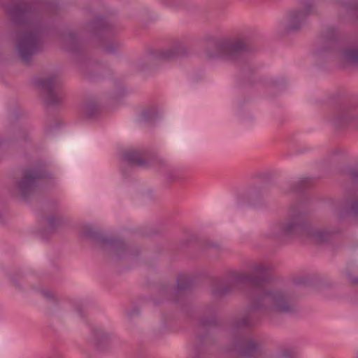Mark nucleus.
<instances>
[{
    "label": "nucleus",
    "instance_id": "nucleus-1",
    "mask_svg": "<svg viewBox=\"0 0 358 358\" xmlns=\"http://www.w3.org/2000/svg\"><path fill=\"white\" fill-rule=\"evenodd\" d=\"M271 270L269 265L256 263L250 266V273L231 271L213 281L210 292L216 299L239 290L243 285L249 287L250 307L233 319L230 327L234 342L233 350L243 358H260L263 355L261 345L251 337L249 330L261 317L297 310L292 295L280 289L266 287Z\"/></svg>",
    "mask_w": 358,
    "mask_h": 358
},
{
    "label": "nucleus",
    "instance_id": "nucleus-2",
    "mask_svg": "<svg viewBox=\"0 0 358 358\" xmlns=\"http://www.w3.org/2000/svg\"><path fill=\"white\" fill-rule=\"evenodd\" d=\"M9 19L8 36L15 41L17 55L25 64L43 48V38L47 29L45 15L53 11V0H12L6 3L0 0Z\"/></svg>",
    "mask_w": 358,
    "mask_h": 358
},
{
    "label": "nucleus",
    "instance_id": "nucleus-3",
    "mask_svg": "<svg viewBox=\"0 0 358 358\" xmlns=\"http://www.w3.org/2000/svg\"><path fill=\"white\" fill-rule=\"evenodd\" d=\"M309 204L306 200L292 205L288 216L271 226L266 234L268 238L286 242L295 238H308L318 244L327 243L335 234H339L338 227L315 228L306 220Z\"/></svg>",
    "mask_w": 358,
    "mask_h": 358
},
{
    "label": "nucleus",
    "instance_id": "nucleus-4",
    "mask_svg": "<svg viewBox=\"0 0 358 358\" xmlns=\"http://www.w3.org/2000/svg\"><path fill=\"white\" fill-rule=\"evenodd\" d=\"M210 46L206 50V55L211 59L235 62L251 50L248 36H212L208 39Z\"/></svg>",
    "mask_w": 358,
    "mask_h": 358
},
{
    "label": "nucleus",
    "instance_id": "nucleus-5",
    "mask_svg": "<svg viewBox=\"0 0 358 358\" xmlns=\"http://www.w3.org/2000/svg\"><path fill=\"white\" fill-rule=\"evenodd\" d=\"M113 25L105 16H96L95 19L83 25L80 32L69 31L64 36V48L66 51L78 55L83 50V41L80 38L84 34H89L99 40L110 39L113 34Z\"/></svg>",
    "mask_w": 358,
    "mask_h": 358
},
{
    "label": "nucleus",
    "instance_id": "nucleus-6",
    "mask_svg": "<svg viewBox=\"0 0 358 358\" xmlns=\"http://www.w3.org/2000/svg\"><path fill=\"white\" fill-rule=\"evenodd\" d=\"M53 178L47 169L44 160H38L22 172V178L15 184L17 194L25 201H28L36 192L44 179Z\"/></svg>",
    "mask_w": 358,
    "mask_h": 358
},
{
    "label": "nucleus",
    "instance_id": "nucleus-7",
    "mask_svg": "<svg viewBox=\"0 0 358 358\" xmlns=\"http://www.w3.org/2000/svg\"><path fill=\"white\" fill-rule=\"evenodd\" d=\"M338 36V30L335 27L329 26L324 29L321 32V40L323 47L322 50L317 51V53L325 51H335L340 55L343 60L349 64H357L358 38L341 49Z\"/></svg>",
    "mask_w": 358,
    "mask_h": 358
},
{
    "label": "nucleus",
    "instance_id": "nucleus-8",
    "mask_svg": "<svg viewBox=\"0 0 358 358\" xmlns=\"http://www.w3.org/2000/svg\"><path fill=\"white\" fill-rule=\"evenodd\" d=\"M83 235L94 240L104 252L117 259L138 254L137 250L134 252L133 248L129 247L122 239L117 237H108L92 229H87Z\"/></svg>",
    "mask_w": 358,
    "mask_h": 358
},
{
    "label": "nucleus",
    "instance_id": "nucleus-9",
    "mask_svg": "<svg viewBox=\"0 0 358 358\" xmlns=\"http://www.w3.org/2000/svg\"><path fill=\"white\" fill-rule=\"evenodd\" d=\"M34 83L42 91L47 106L55 108L63 103L64 95L58 90L61 81L57 75L50 74L45 78H37Z\"/></svg>",
    "mask_w": 358,
    "mask_h": 358
},
{
    "label": "nucleus",
    "instance_id": "nucleus-10",
    "mask_svg": "<svg viewBox=\"0 0 358 358\" xmlns=\"http://www.w3.org/2000/svg\"><path fill=\"white\" fill-rule=\"evenodd\" d=\"M317 12V0H299V6L289 15L286 30L295 31L302 28L309 17Z\"/></svg>",
    "mask_w": 358,
    "mask_h": 358
},
{
    "label": "nucleus",
    "instance_id": "nucleus-11",
    "mask_svg": "<svg viewBox=\"0 0 358 358\" xmlns=\"http://www.w3.org/2000/svg\"><path fill=\"white\" fill-rule=\"evenodd\" d=\"M330 124L336 129L358 128V103H345L336 108L329 118Z\"/></svg>",
    "mask_w": 358,
    "mask_h": 358
},
{
    "label": "nucleus",
    "instance_id": "nucleus-12",
    "mask_svg": "<svg viewBox=\"0 0 358 358\" xmlns=\"http://www.w3.org/2000/svg\"><path fill=\"white\" fill-rule=\"evenodd\" d=\"M331 208L338 220L350 216L358 224V193L355 192L345 201L333 202Z\"/></svg>",
    "mask_w": 358,
    "mask_h": 358
},
{
    "label": "nucleus",
    "instance_id": "nucleus-13",
    "mask_svg": "<svg viewBox=\"0 0 358 358\" xmlns=\"http://www.w3.org/2000/svg\"><path fill=\"white\" fill-rule=\"evenodd\" d=\"M266 192L267 189L264 185H254L246 190L244 199L250 206L257 208L263 204Z\"/></svg>",
    "mask_w": 358,
    "mask_h": 358
},
{
    "label": "nucleus",
    "instance_id": "nucleus-14",
    "mask_svg": "<svg viewBox=\"0 0 358 358\" xmlns=\"http://www.w3.org/2000/svg\"><path fill=\"white\" fill-rule=\"evenodd\" d=\"M187 54L186 46L182 42L178 41L174 42L170 48L159 51L155 57L160 59H171L185 56Z\"/></svg>",
    "mask_w": 358,
    "mask_h": 358
},
{
    "label": "nucleus",
    "instance_id": "nucleus-15",
    "mask_svg": "<svg viewBox=\"0 0 358 358\" xmlns=\"http://www.w3.org/2000/svg\"><path fill=\"white\" fill-rule=\"evenodd\" d=\"M110 334L101 327H94L91 331L90 341L99 350H103L110 343Z\"/></svg>",
    "mask_w": 358,
    "mask_h": 358
},
{
    "label": "nucleus",
    "instance_id": "nucleus-16",
    "mask_svg": "<svg viewBox=\"0 0 358 358\" xmlns=\"http://www.w3.org/2000/svg\"><path fill=\"white\" fill-rule=\"evenodd\" d=\"M148 152L144 149L131 150L125 152L124 159L131 166H146Z\"/></svg>",
    "mask_w": 358,
    "mask_h": 358
},
{
    "label": "nucleus",
    "instance_id": "nucleus-17",
    "mask_svg": "<svg viewBox=\"0 0 358 358\" xmlns=\"http://www.w3.org/2000/svg\"><path fill=\"white\" fill-rule=\"evenodd\" d=\"M216 311L217 308L214 304L206 306L203 310V315L200 319L199 326L204 329L215 327L217 324Z\"/></svg>",
    "mask_w": 358,
    "mask_h": 358
},
{
    "label": "nucleus",
    "instance_id": "nucleus-18",
    "mask_svg": "<svg viewBox=\"0 0 358 358\" xmlns=\"http://www.w3.org/2000/svg\"><path fill=\"white\" fill-rule=\"evenodd\" d=\"M335 3L338 8L358 20V0H335Z\"/></svg>",
    "mask_w": 358,
    "mask_h": 358
},
{
    "label": "nucleus",
    "instance_id": "nucleus-19",
    "mask_svg": "<svg viewBox=\"0 0 358 358\" xmlns=\"http://www.w3.org/2000/svg\"><path fill=\"white\" fill-rule=\"evenodd\" d=\"M193 285L194 280L191 276L185 274H180L177 278L176 292L178 294H182L190 290Z\"/></svg>",
    "mask_w": 358,
    "mask_h": 358
},
{
    "label": "nucleus",
    "instance_id": "nucleus-20",
    "mask_svg": "<svg viewBox=\"0 0 358 358\" xmlns=\"http://www.w3.org/2000/svg\"><path fill=\"white\" fill-rule=\"evenodd\" d=\"M82 112L87 118H93L99 112V106L96 101H90L84 103Z\"/></svg>",
    "mask_w": 358,
    "mask_h": 358
},
{
    "label": "nucleus",
    "instance_id": "nucleus-21",
    "mask_svg": "<svg viewBox=\"0 0 358 358\" xmlns=\"http://www.w3.org/2000/svg\"><path fill=\"white\" fill-rule=\"evenodd\" d=\"M157 117V113L155 108L143 110L140 113L139 121L144 123H152Z\"/></svg>",
    "mask_w": 358,
    "mask_h": 358
},
{
    "label": "nucleus",
    "instance_id": "nucleus-22",
    "mask_svg": "<svg viewBox=\"0 0 358 358\" xmlns=\"http://www.w3.org/2000/svg\"><path fill=\"white\" fill-rule=\"evenodd\" d=\"M310 180V178H304L298 181L289 183L288 185L289 191L292 192H302L308 187Z\"/></svg>",
    "mask_w": 358,
    "mask_h": 358
},
{
    "label": "nucleus",
    "instance_id": "nucleus-23",
    "mask_svg": "<svg viewBox=\"0 0 358 358\" xmlns=\"http://www.w3.org/2000/svg\"><path fill=\"white\" fill-rule=\"evenodd\" d=\"M47 220L48 223V234L54 233L63 224L62 219L59 217L50 216L47 218Z\"/></svg>",
    "mask_w": 358,
    "mask_h": 358
},
{
    "label": "nucleus",
    "instance_id": "nucleus-24",
    "mask_svg": "<svg viewBox=\"0 0 358 358\" xmlns=\"http://www.w3.org/2000/svg\"><path fill=\"white\" fill-rule=\"evenodd\" d=\"M208 340L209 337L208 334L199 336L198 337V341L200 343L194 349L196 356L199 355L203 350L204 345L208 343Z\"/></svg>",
    "mask_w": 358,
    "mask_h": 358
},
{
    "label": "nucleus",
    "instance_id": "nucleus-25",
    "mask_svg": "<svg viewBox=\"0 0 358 358\" xmlns=\"http://www.w3.org/2000/svg\"><path fill=\"white\" fill-rule=\"evenodd\" d=\"M121 48L117 42H110L104 47V52L107 54H115Z\"/></svg>",
    "mask_w": 358,
    "mask_h": 358
},
{
    "label": "nucleus",
    "instance_id": "nucleus-26",
    "mask_svg": "<svg viewBox=\"0 0 358 358\" xmlns=\"http://www.w3.org/2000/svg\"><path fill=\"white\" fill-rule=\"evenodd\" d=\"M160 2L167 7L179 8L182 6L184 0H159Z\"/></svg>",
    "mask_w": 358,
    "mask_h": 358
},
{
    "label": "nucleus",
    "instance_id": "nucleus-27",
    "mask_svg": "<svg viewBox=\"0 0 358 358\" xmlns=\"http://www.w3.org/2000/svg\"><path fill=\"white\" fill-rule=\"evenodd\" d=\"M17 136L19 141L28 142L30 141V136L26 129H20L17 131Z\"/></svg>",
    "mask_w": 358,
    "mask_h": 358
},
{
    "label": "nucleus",
    "instance_id": "nucleus-28",
    "mask_svg": "<svg viewBox=\"0 0 358 358\" xmlns=\"http://www.w3.org/2000/svg\"><path fill=\"white\" fill-rule=\"evenodd\" d=\"M270 358H293L292 352L289 349L284 348L280 354L272 356Z\"/></svg>",
    "mask_w": 358,
    "mask_h": 358
},
{
    "label": "nucleus",
    "instance_id": "nucleus-29",
    "mask_svg": "<svg viewBox=\"0 0 358 358\" xmlns=\"http://www.w3.org/2000/svg\"><path fill=\"white\" fill-rule=\"evenodd\" d=\"M348 174L350 178L355 182L358 181V168L350 167L348 169Z\"/></svg>",
    "mask_w": 358,
    "mask_h": 358
},
{
    "label": "nucleus",
    "instance_id": "nucleus-30",
    "mask_svg": "<svg viewBox=\"0 0 358 358\" xmlns=\"http://www.w3.org/2000/svg\"><path fill=\"white\" fill-rule=\"evenodd\" d=\"M41 293L44 298L51 301L53 304L57 303V301L56 298L55 297L54 294L50 292L48 290H41Z\"/></svg>",
    "mask_w": 358,
    "mask_h": 358
},
{
    "label": "nucleus",
    "instance_id": "nucleus-31",
    "mask_svg": "<svg viewBox=\"0 0 358 358\" xmlns=\"http://www.w3.org/2000/svg\"><path fill=\"white\" fill-rule=\"evenodd\" d=\"M345 273H346L348 278L352 284L358 285V276L357 277L352 276L349 268L346 269Z\"/></svg>",
    "mask_w": 358,
    "mask_h": 358
},
{
    "label": "nucleus",
    "instance_id": "nucleus-32",
    "mask_svg": "<svg viewBox=\"0 0 358 358\" xmlns=\"http://www.w3.org/2000/svg\"><path fill=\"white\" fill-rule=\"evenodd\" d=\"M6 213V209L4 206H0V222H4V216Z\"/></svg>",
    "mask_w": 358,
    "mask_h": 358
},
{
    "label": "nucleus",
    "instance_id": "nucleus-33",
    "mask_svg": "<svg viewBox=\"0 0 358 358\" xmlns=\"http://www.w3.org/2000/svg\"><path fill=\"white\" fill-rule=\"evenodd\" d=\"M76 310L79 317H80L81 318L84 317L85 313L84 310H83V308L80 305L76 306Z\"/></svg>",
    "mask_w": 358,
    "mask_h": 358
},
{
    "label": "nucleus",
    "instance_id": "nucleus-34",
    "mask_svg": "<svg viewBox=\"0 0 358 358\" xmlns=\"http://www.w3.org/2000/svg\"><path fill=\"white\" fill-rule=\"evenodd\" d=\"M207 246L209 248H216L217 247V245L215 243H208Z\"/></svg>",
    "mask_w": 358,
    "mask_h": 358
},
{
    "label": "nucleus",
    "instance_id": "nucleus-35",
    "mask_svg": "<svg viewBox=\"0 0 358 358\" xmlns=\"http://www.w3.org/2000/svg\"><path fill=\"white\" fill-rule=\"evenodd\" d=\"M52 129V127H48V128H45V134H46L47 135H48V134H49V133H50V129Z\"/></svg>",
    "mask_w": 358,
    "mask_h": 358
},
{
    "label": "nucleus",
    "instance_id": "nucleus-36",
    "mask_svg": "<svg viewBox=\"0 0 358 358\" xmlns=\"http://www.w3.org/2000/svg\"><path fill=\"white\" fill-rule=\"evenodd\" d=\"M41 236H42L43 238H47L46 235H45V234H41Z\"/></svg>",
    "mask_w": 358,
    "mask_h": 358
},
{
    "label": "nucleus",
    "instance_id": "nucleus-37",
    "mask_svg": "<svg viewBox=\"0 0 358 358\" xmlns=\"http://www.w3.org/2000/svg\"><path fill=\"white\" fill-rule=\"evenodd\" d=\"M3 143H4V141H1V142H0V146H1V145H3Z\"/></svg>",
    "mask_w": 358,
    "mask_h": 358
},
{
    "label": "nucleus",
    "instance_id": "nucleus-38",
    "mask_svg": "<svg viewBox=\"0 0 358 358\" xmlns=\"http://www.w3.org/2000/svg\"><path fill=\"white\" fill-rule=\"evenodd\" d=\"M357 357H358V352H357Z\"/></svg>",
    "mask_w": 358,
    "mask_h": 358
},
{
    "label": "nucleus",
    "instance_id": "nucleus-39",
    "mask_svg": "<svg viewBox=\"0 0 358 358\" xmlns=\"http://www.w3.org/2000/svg\"><path fill=\"white\" fill-rule=\"evenodd\" d=\"M193 358H196V357H193Z\"/></svg>",
    "mask_w": 358,
    "mask_h": 358
},
{
    "label": "nucleus",
    "instance_id": "nucleus-40",
    "mask_svg": "<svg viewBox=\"0 0 358 358\" xmlns=\"http://www.w3.org/2000/svg\"><path fill=\"white\" fill-rule=\"evenodd\" d=\"M193 358H196V357H193Z\"/></svg>",
    "mask_w": 358,
    "mask_h": 358
}]
</instances>
